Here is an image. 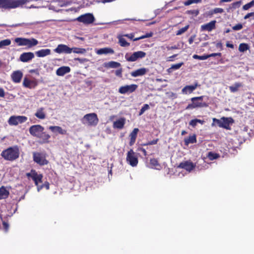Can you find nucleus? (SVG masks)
Segmentation results:
<instances>
[{"mask_svg":"<svg viewBox=\"0 0 254 254\" xmlns=\"http://www.w3.org/2000/svg\"><path fill=\"white\" fill-rule=\"evenodd\" d=\"M44 129V128L41 125H33L29 128V132L32 135L37 137Z\"/></svg>","mask_w":254,"mask_h":254,"instance_id":"12","label":"nucleus"},{"mask_svg":"<svg viewBox=\"0 0 254 254\" xmlns=\"http://www.w3.org/2000/svg\"><path fill=\"white\" fill-rule=\"evenodd\" d=\"M184 142L186 145H188L190 143H194L196 142V136L195 134L190 135L188 137L184 139Z\"/></svg>","mask_w":254,"mask_h":254,"instance_id":"31","label":"nucleus"},{"mask_svg":"<svg viewBox=\"0 0 254 254\" xmlns=\"http://www.w3.org/2000/svg\"><path fill=\"white\" fill-rule=\"evenodd\" d=\"M124 36L127 37L130 39L133 40V38L134 37V34L133 33L127 34H125L124 35Z\"/></svg>","mask_w":254,"mask_h":254,"instance_id":"62","label":"nucleus"},{"mask_svg":"<svg viewBox=\"0 0 254 254\" xmlns=\"http://www.w3.org/2000/svg\"><path fill=\"white\" fill-rule=\"evenodd\" d=\"M5 96V92L2 88L0 87V97L3 98Z\"/></svg>","mask_w":254,"mask_h":254,"instance_id":"60","label":"nucleus"},{"mask_svg":"<svg viewBox=\"0 0 254 254\" xmlns=\"http://www.w3.org/2000/svg\"><path fill=\"white\" fill-rule=\"evenodd\" d=\"M138 131L139 129L138 128H134L129 134V145L130 146H132L135 143Z\"/></svg>","mask_w":254,"mask_h":254,"instance_id":"22","label":"nucleus"},{"mask_svg":"<svg viewBox=\"0 0 254 254\" xmlns=\"http://www.w3.org/2000/svg\"><path fill=\"white\" fill-rule=\"evenodd\" d=\"M249 49L248 44L246 43H241L239 46V50L241 52H244Z\"/></svg>","mask_w":254,"mask_h":254,"instance_id":"38","label":"nucleus"},{"mask_svg":"<svg viewBox=\"0 0 254 254\" xmlns=\"http://www.w3.org/2000/svg\"><path fill=\"white\" fill-rule=\"evenodd\" d=\"M203 122H204L203 121L196 119H193V120H191L189 124H190V125L192 126L193 127H194L196 126L197 123L202 124L203 123Z\"/></svg>","mask_w":254,"mask_h":254,"instance_id":"41","label":"nucleus"},{"mask_svg":"<svg viewBox=\"0 0 254 254\" xmlns=\"http://www.w3.org/2000/svg\"><path fill=\"white\" fill-rule=\"evenodd\" d=\"M121 64L120 63L115 62V61H111L108 63H105L104 64V66L109 68H118L121 66Z\"/></svg>","mask_w":254,"mask_h":254,"instance_id":"29","label":"nucleus"},{"mask_svg":"<svg viewBox=\"0 0 254 254\" xmlns=\"http://www.w3.org/2000/svg\"><path fill=\"white\" fill-rule=\"evenodd\" d=\"M198 86V83L196 82L193 85H187L182 90L183 94H187L191 93Z\"/></svg>","mask_w":254,"mask_h":254,"instance_id":"21","label":"nucleus"},{"mask_svg":"<svg viewBox=\"0 0 254 254\" xmlns=\"http://www.w3.org/2000/svg\"><path fill=\"white\" fill-rule=\"evenodd\" d=\"M31 172L32 173V174L30 173H27V176L28 177H31L32 180L34 181L35 185L38 187V184L42 183V180L43 176L42 174H38L35 170H32Z\"/></svg>","mask_w":254,"mask_h":254,"instance_id":"16","label":"nucleus"},{"mask_svg":"<svg viewBox=\"0 0 254 254\" xmlns=\"http://www.w3.org/2000/svg\"><path fill=\"white\" fill-rule=\"evenodd\" d=\"M2 226L5 232H7L9 229V224L6 221L2 222Z\"/></svg>","mask_w":254,"mask_h":254,"instance_id":"55","label":"nucleus"},{"mask_svg":"<svg viewBox=\"0 0 254 254\" xmlns=\"http://www.w3.org/2000/svg\"><path fill=\"white\" fill-rule=\"evenodd\" d=\"M243 85L240 82H236L233 85L229 87V90L232 93H235L239 90V88L242 87Z\"/></svg>","mask_w":254,"mask_h":254,"instance_id":"33","label":"nucleus"},{"mask_svg":"<svg viewBox=\"0 0 254 254\" xmlns=\"http://www.w3.org/2000/svg\"><path fill=\"white\" fill-rule=\"evenodd\" d=\"M216 21L215 20H212L206 24L202 25L201 26V31H211L212 30L215 29Z\"/></svg>","mask_w":254,"mask_h":254,"instance_id":"20","label":"nucleus"},{"mask_svg":"<svg viewBox=\"0 0 254 254\" xmlns=\"http://www.w3.org/2000/svg\"><path fill=\"white\" fill-rule=\"evenodd\" d=\"M207 156L210 160H213L218 158L219 155L216 153L209 152Z\"/></svg>","mask_w":254,"mask_h":254,"instance_id":"40","label":"nucleus"},{"mask_svg":"<svg viewBox=\"0 0 254 254\" xmlns=\"http://www.w3.org/2000/svg\"><path fill=\"white\" fill-rule=\"evenodd\" d=\"M243 28V25L241 23H239L236 24V25L232 27L233 30L237 31V30H240L242 29Z\"/></svg>","mask_w":254,"mask_h":254,"instance_id":"49","label":"nucleus"},{"mask_svg":"<svg viewBox=\"0 0 254 254\" xmlns=\"http://www.w3.org/2000/svg\"><path fill=\"white\" fill-rule=\"evenodd\" d=\"M72 50L71 48L64 44L58 45L57 47L54 50L55 53L60 54L62 53L70 54L72 52Z\"/></svg>","mask_w":254,"mask_h":254,"instance_id":"14","label":"nucleus"},{"mask_svg":"<svg viewBox=\"0 0 254 254\" xmlns=\"http://www.w3.org/2000/svg\"><path fill=\"white\" fill-rule=\"evenodd\" d=\"M148 71V69L142 67L131 72L130 74L132 77H135L145 75Z\"/></svg>","mask_w":254,"mask_h":254,"instance_id":"23","label":"nucleus"},{"mask_svg":"<svg viewBox=\"0 0 254 254\" xmlns=\"http://www.w3.org/2000/svg\"><path fill=\"white\" fill-rule=\"evenodd\" d=\"M213 123L212 124V126H214V123H216L220 127L230 130V125H232L234 123V120L231 117H223L221 118V120L213 118Z\"/></svg>","mask_w":254,"mask_h":254,"instance_id":"3","label":"nucleus"},{"mask_svg":"<svg viewBox=\"0 0 254 254\" xmlns=\"http://www.w3.org/2000/svg\"><path fill=\"white\" fill-rule=\"evenodd\" d=\"M137 150L138 151H141L145 156H146L147 155V152H146V150L144 148H142V147H140V148H138L137 149Z\"/></svg>","mask_w":254,"mask_h":254,"instance_id":"59","label":"nucleus"},{"mask_svg":"<svg viewBox=\"0 0 254 254\" xmlns=\"http://www.w3.org/2000/svg\"><path fill=\"white\" fill-rule=\"evenodd\" d=\"M35 116L40 119H44L46 117L45 114L43 112V108L38 110L37 112L35 113Z\"/></svg>","mask_w":254,"mask_h":254,"instance_id":"36","label":"nucleus"},{"mask_svg":"<svg viewBox=\"0 0 254 254\" xmlns=\"http://www.w3.org/2000/svg\"><path fill=\"white\" fill-rule=\"evenodd\" d=\"M251 7L250 6V4L249 3L245 4L244 5H243V9L245 10H247L248 9H249L250 8H251Z\"/></svg>","mask_w":254,"mask_h":254,"instance_id":"63","label":"nucleus"},{"mask_svg":"<svg viewBox=\"0 0 254 254\" xmlns=\"http://www.w3.org/2000/svg\"><path fill=\"white\" fill-rule=\"evenodd\" d=\"M146 56V53L143 51H137L132 54L127 53L125 55L126 60L129 62L136 61L139 59H142Z\"/></svg>","mask_w":254,"mask_h":254,"instance_id":"8","label":"nucleus"},{"mask_svg":"<svg viewBox=\"0 0 254 254\" xmlns=\"http://www.w3.org/2000/svg\"><path fill=\"white\" fill-rule=\"evenodd\" d=\"M9 194V191L4 186L0 188V200L7 198Z\"/></svg>","mask_w":254,"mask_h":254,"instance_id":"28","label":"nucleus"},{"mask_svg":"<svg viewBox=\"0 0 254 254\" xmlns=\"http://www.w3.org/2000/svg\"><path fill=\"white\" fill-rule=\"evenodd\" d=\"M23 77V73L20 70L13 71L11 74V78L13 82L19 83Z\"/></svg>","mask_w":254,"mask_h":254,"instance_id":"19","label":"nucleus"},{"mask_svg":"<svg viewBox=\"0 0 254 254\" xmlns=\"http://www.w3.org/2000/svg\"><path fill=\"white\" fill-rule=\"evenodd\" d=\"M126 122L124 118H121L113 123V127L114 128L121 129L124 128Z\"/></svg>","mask_w":254,"mask_h":254,"instance_id":"24","label":"nucleus"},{"mask_svg":"<svg viewBox=\"0 0 254 254\" xmlns=\"http://www.w3.org/2000/svg\"><path fill=\"white\" fill-rule=\"evenodd\" d=\"M74 60L76 61H78L81 64L84 63L85 62H88V61L87 59H85V58L81 59V58H75Z\"/></svg>","mask_w":254,"mask_h":254,"instance_id":"54","label":"nucleus"},{"mask_svg":"<svg viewBox=\"0 0 254 254\" xmlns=\"http://www.w3.org/2000/svg\"><path fill=\"white\" fill-rule=\"evenodd\" d=\"M158 139H153L152 141H149L146 143H143L142 144L143 146H146V145H154L157 143V142L158 141Z\"/></svg>","mask_w":254,"mask_h":254,"instance_id":"48","label":"nucleus"},{"mask_svg":"<svg viewBox=\"0 0 254 254\" xmlns=\"http://www.w3.org/2000/svg\"><path fill=\"white\" fill-rule=\"evenodd\" d=\"M137 87V85L134 84L122 86L119 88V92L122 94L131 93L135 91Z\"/></svg>","mask_w":254,"mask_h":254,"instance_id":"11","label":"nucleus"},{"mask_svg":"<svg viewBox=\"0 0 254 254\" xmlns=\"http://www.w3.org/2000/svg\"><path fill=\"white\" fill-rule=\"evenodd\" d=\"M149 109V106L147 104H144L143 105V106L140 109V110L139 112L138 115L139 116L142 115L144 113V112L145 111L148 110Z\"/></svg>","mask_w":254,"mask_h":254,"instance_id":"45","label":"nucleus"},{"mask_svg":"<svg viewBox=\"0 0 254 254\" xmlns=\"http://www.w3.org/2000/svg\"><path fill=\"white\" fill-rule=\"evenodd\" d=\"M98 122L97 115L94 113L86 114L82 119V123L89 126H96Z\"/></svg>","mask_w":254,"mask_h":254,"instance_id":"5","label":"nucleus"},{"mask_svg":"<svg viewBox=\"0 0 254 254\" xmlns=\"http://www.w3.org/2000/svg\"><path fill=\"white\" fill-rule=\"evenodd\" d=\"M201 0H187L184 2L185 5H189L192 3H197L200 2Z\"/></svg>","mask_w":254,"mask_h":254,"instance_id":"46","label":"nucleus"},{"mask_svg":"<svg viewBox=\"0 0 254 254\" xmlns=\"http://www.w3.org/2000/svg\"><path fill=\"white\" fill-rule=\"evenodd\" d=\"M29 72L30 73H34L37 75H39V74H40L39 69H37H37H30Z\"/></svg>","mask_w":254,"mask_h":254,"instance_id":"58","label":"nucleus"},{"mask_svg":"<svg viewBox=\"0 0 254 254\" xmlns=\"http://www.w3.org/2000/svg\"><path fill=\"white\" fill-rule=\"evenodd\" d=\"M122 72H123V69L122 68H121L116 70L115 75L117 76H118L119 77H122Z\"/></svg>","mask_w":254,"mask_h":254,"instance_id":"53","label":"nucleus"},{"mask_svg":"<svg viewBox=\"0 0 254 254\" xmlns=\"http://www.w3.org/2000/svg\"><path fill=\"white\" fill-rule=\"evenodd\" d=\"M27 120V118L23 116H12L8 121L9 125L17 126L18 124H22Z\"/></svg>","mask_w":254,"mask_h":254,"instance_id":"9","label":"nucleus"},{"mask_svg":"<svg viewBox=\"0 0 254 254\" xmlns=\"http://www.w3.org/2000/svg\"><path fill=\"white\" fill-rule=\"evenodd\" d=\"M75 20L81 22L85 25H89L93 23L95 20V17L92 13H87L77 17Z\"/></svg>","mask_w":254,"mask_h":254,"instance_id":"7","label":"nucleus"},{"mask_svg":"<svg viewBox=\"0 0 254 254\" xmlns=\"http://www.w3.org/2000/svg\"><path fill=\"white\" fill-rule=\"evenodd\" d=\"M38 85L36 80H30L25 77L23 81V86L29 89L34 88Z\"/></svg>","mask_w":254,"mask_h":254,"instance_id":"18","label":"nucleus"},{"mask_svg":"<svg viewBox=\"0 0 254 254\" xmlns=\"http://www.w3.org/2000/svg\"><path fill=\"white\" fill-rule=\"evenodd\" d=\"M70 68L68 66H62L56 70V74L58 76H64L65 74L69 72Z\"/></svg>","mask_w":254,"mask_h":254,"instance_id":"26","label":"nucleus"},{"mask_svg":"<svg viewBox=\"0 0 254 254\" xmlns=\"http://www.w3.org/2000/svg\"><path fill=\"white\" fill-rule=\"evenodd\" d=\"M167 94L168 95V97L169 98L175 99V98H176L177 97V94L176 93H174V92H167Z\"/></svg>","mask_w":254,"mask_h":254,"instance_id":"52","label":"nucleus"},{"mask_svg":"<svg viewBox=\"0 0 254 254\" xmlns=\"http://www.w3.org/2000/svg\"><path fill=\"white\" fill-rule=\"evenodd\" d=\"M1 156L6 161H13L19 157L20 150L18 146L9 147L3 150L1 153Z\"/></svg>","mask_w":254,"mask_h":254,"instance_id":"1","label":"nucleus"},{"mask_svg":"<svg viewBox=\"0 0 254 254\" xmlns=\"http://www.w3.org/2000/svg\"><path fill=\"white\" fill-rule=\"evenodd\" d=\"M118 38L119 39V43L121 47H127L129 46V43L127 42L126 39L123 38L122 36H118Z\"/></svg>","mask_w":254,"mask_h":254,"instance_id":"34","label":"nucleus"},{"mask_svg":"<svg viewBox=\"0 0 254 254\" xmlns=\"http://www.w3.org/2000/svg\"><path fill=\"white\" fill-rule=\"evenodd\" d=\"M37 137L41 139L43 143H48L49 142V139L51 136L49 134L43 131Z\"/></svg>","mask_w":254,"mask_h":254,"instance_id":"32","label":"nucleus"},{"mask_svg":"<svg viewBox=\"0 0 254 254\" xmlns=\"http://www.w3.org/2000/svg\"><path fill=\"white\" fill-rule=\"evenodd\" d=\"M28 1L29 0H0V8L4 9L16 8Z\"/></svg>","mask_w":254,"mask_h":254,"instance_id":"2","label":"nucleus"},{"mask_svg":"<svg viewBox=\"0 0 254 254\" xmlns=\"http://www.w3.org/2000/svg\"><path fill=\"white\" fill-rule=\"evenodd\" d=\"M241 3V1H238L234 2L232 3V8L233 9H235L237 7H239Z\"/></svg>","mask_w":254,"mask_h":254,"instance_id":"50","label":"nucleus"},{"mask_svg":"<svg viewBox=\"0 0 254 254\" xmlns=\"http://www.w3.org/2000/svg\"><path fill=\"white\" fill-rule=\"evenodd\" d=\"M207 55L208 58H209L210 57H216V56H219V57H221L222 56V54L221 53H212V54Z\"/></svg>","mask_w":254,"mask_h":254,"instance_id":"56","label":"nucleus"},{"mask_svg":"<svg viewBox=\"0 0 254 254\" xmlns=\"http://www.w3.org/2000/svg\"><path fill=\"white\" fill-rule=\"evenodd\" d=\"M33 158L34 161L41 166L47 165L49 163L45 157L41 153L34 152Z\"/></svg>","mask_w":254,"mask_h":254,"instance_id":"10","label":"nucleus"},{"mask_svg":"<svg viewBox=\"0 0 254 254\" xmlns=\"http://www.w3.org/2000/svg\"><path fill=\"white\" fill-rule=\"evenodd\" d=\"M43 188H45L47 190H49L50 189V184L48 182H45L43 185L40 186H38V190L39 191L40 190L42 189Z\"/></svg>","mask_w":254,"mask_h":254,"instance_id":"47","label":"nucleus"},{"mask_svg":"<svg viewBox=\"0 0 254 254\" xmlns=\"http://www.w3.org/2000/svg\"><path fill=\"white\" fill-rule=\"evenodd\" d=\"M204 97V96L192 97L191 98V101H193V100L202 101Z\"/></svg>","mask_w":254,"mask_h":254,"instance_id":"57","label":"nucleus"},{"mask_svg":"<svg viewBox=\"0 0 254 254\" xmlns=\"http://www.w3.org/2000/svg\"><path fill=\"white\" fill-rule=\"evenodd\" d=\"M195 164L189 160L180 163L178 167L190 172L195 168Z\"/></svg>","mask_w":254,"mask_h":254,"instance_id":"13","label":"nucleus"},{"mask_svg":"<svg viewBox=\"0 0 254 254\" xmlns=\"http://www.w3.org/2000/svg\"><path fill=\"white\" fill-rule=\"evenodd\" d=\"M34 58V54L32 52H24L19 57V60L23 63H27Z\"/></svg>","mask_w":254,"mask_h":254,"instance_id":"17","label":"nucleus"},{"mask_svg":"<svg viewBox=\"0 0 254 254\" xmlns=\"http://www.w3.org/2000/svg\"><path fill=\"white\" fill-rule=\"evenodd\" d=\"M183 64L184 63L183 62H181L176 64H172L171 67L168 69V70L178 69L183 65Z\"/></svg>","mask_w":254,"mask_h":254,"instance_id":"43","label":"nucleus"},{"mask_svg":"<svg viewBox=\"0 0 254 254\" xmlns=\"http://www.w3.org/2000/svg\"><path fill=\"white\" fill-rule=\"evenodd\" d=\"M224 12V9L222 8L216 7L213 9V12L214 13H222Z\"/></svg>","mask_w":254,"mask_h":254,"instance_id":"51","label":"nucleus"},{"mask_svg":"<svg viewBox=\"0 0 254 254\" xmlns=\"http://www.w3.org/2000/svg\"><path fill=\"white\" fill-rule=\"evenodd\" d=\"M51 53V50L49 49H41L35 52L36 55L39 58L50 55Z\"/></svg>","mask_w":254,"mask_h":254,"instance_id":"27","label":"nucleus"},{"mask_svg":"<svg viewBox=\"0 0 254 254\" xmlns=\"http://www.w3.org/2000/svg\"><path fill=\"white\" fill-rule=\"evenodd\" d=\"M177 56V54H175L172 56H170L168 58L167 61H173L174 60V58Z\"/></svg>","mask_w":254,"mask_h":254,"instance_id":"64","label":"nucleus"},{"mask_svg":"<svg viewBox=\"0 0 254 254\" xmlns=\"http://www.w3.org/2000/svg\"><path fill=\"white\" fill-rule=\"evenodd\" d=\"M14 42L18 46H25L27 49L31 48L38 44V40L35 38L27 39L25 38L18 37L14 39Z\"/></svg>","mask_w":254,"mask_h":254,"instance_id":"4","label":"nucleus"},{"mask_svg":"<svg viewBox=\"0 0 254 254\" xmlns=\"http://www.w3.org/2000/svg\"><path fill=\"white\" fill-rule=\"evenodd\" d=\"M11 43V40L9 39L1 40L0 41V49H3L5 47L10 45Z\"/></svg>","mask_w":254,"mask_h":254,"instance_id":"37","label":"nucleus"},{"mask_svg":"<svg viewBox=\"0 0 254 254\" xmlns=\"http://www.w3.org/2000/svg\"><path fill=\"white\" fill-rule=\"evenodd\" d=\"M192 58L194 59H197L199 60H205L208 59L207 55H203L202 56H198L197 55H193Z\"/></svg>","mask_w":254,"mask_h":254,"instance_id":"44","label":"nucleus"},{"mask_svg":"<svg viewBox=\"0 0 254 254\" xmlns=\"http://www.w3.org/2000/svg\"><path fill=\"white\" fill-rule=\"evenodd\" d=\"M126 160L127 163L132 167H136L138 163L136 153L132 149H130L127 154Z\"/></svg>","mask_w":254,"mask_h":254,"instance_id":"6","label":"nucleus"},{"mask_svg":"<svg viewBox=\"0 0 254 254\" xmlns=\"http://www.w3.org/2000/svg\"><path fill=\"white\" fill-rule=\"evenodd\" d=\"M49 128L54 133H59L61 134H66L67 133L66 130L63 129L60 126H50Z\"/></svg>","mask_w":254,"mask_h":254,"instance_id":"25","label":"nucleus"},{"mask_svg":"<svg viewBox=\"0 0 254 254\" xmlns=\"http://www.w3.org/2000/svg\"><path fill=\"white\" fill-rule=\"evenodd\" d=\"M198 100L191 101L192 103L189 104L186 107L187 110L192 109L196 108L207 107L208 104L205 102H199Z\"/></svg>","mask_w":254,"mask_h":254,"instance_id":"15","label":"nucleus"},{"mask_svg":"<svg viewBox=\"0 0 254 254\" xmlns=\"http://www.w3.org/2000/svg\"><path fill=\"white\" fill-rule=\"evenodd\" d=\"M150 164L151 167L156 169H159L161 167L158 160L156 158H152L150 160Z\"/></svg>","mask_w":254,"mask_h":254,"instance_id":"35","label":"nucleus"},{"mask_svg":"<svg viewBox=\"0 0 254 254\" xmlns=\"http://www.w3.org/2000/svg\"><path fill=\"white\" fill-rule=\"evenodd\" d=\"M189 27H190V25H187L185 26L184 27H183V28L180 29L176 32V35H180L183 34L184 33H185L186 31H187L188 30Z\"/></svg>","mask_w":254,"mask_h":254,"instance_id":"42","label":"nucleus"},{"mask_svg":"<svg viewBox=\"0 0 254 254\" xmlns=\"http://www.w3.org/2000/svg\"><path fill=\"white\" fill-rule=\"evenodd\" d=\"M71 49H72V52L76 54H84L86 52V50L84 48L73 47Z\"/></svg>","mask_w":254,"mask_h":254,"instance_id":"39","label":"nucleus"},{"mask_svg":"<svg viewBox=\"0 0 254 254\" xmlns=\"http://www.w3.org/2000/svg\"><path fill=\"white\" fill-rule=\"evenodd\" d=\"M96 53L98 55L108 54L114 53V51L111 48H104L99 49Z\"/></svg>","mask_w":254,"mask_h":254,"instance_id":"30","label":"nucleus"},{"mask_svg":"<svg viewBox=\"0 0 254 254\" xmlns=\"http://www.w3.org/2000/svg\"><path fill=\"white\" fill-rule=\"evenodd\" d=\"M153 35V33L150 32L147 33L145 35H142L143 39L146 38H149L152 37Z\"/></svg>","mask_w":254,"mask_h":254,"instance_id":"61","label":"nucleus"}]
</instances>
